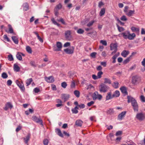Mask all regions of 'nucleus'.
Masks as SVG:
<instances>
[{
    "label": "nucleus",
    "mask_w": 145,
    "mask_h": 145,
    "mask_svg": "<svg viewBox=\"0 0 145 145\" xmlns=\"http://www.w3.org/2000/svg\"><path fill=\"white\" fill-rule=\"evenodd\" d=\"M127 98L128 103L131 102V103L134 111L138 112V106L136 100L131 97L128 96Z\"/></svg>",
    "instance_id": "1"
},
{
    "label": "nucleus",
    "mask_w": 145,
    "mask_h": 145,
    "mask_svg": "<svg viewBox=\"0 0 145 145\" xmlns=\"http://www.w3.org/2000/svg\"><path fill=\"white\" fill-rule=\"evenodd\" d=\"M123 37L125 39H128L132 40L135 37L136 35L134 33L131 34L128 31H125L122 33Z\"/></svg>",
    "instance_id": "2"
},
{
    "label": "nucleus",
    "mask_w": 145,
    "mask_h": 145,
    "mask_svg": "<svg viewBox=\"0 0 145 145\" xmlns=\"http://www.w3.org/2000/svg\"><path fill=\"white\" fill-rule=\"evenodd\" d=\"M128 8L127 6H125L124 7V11L126 15L130 17L132 16L135 14V11L134 10H128Z\"/></svg>",
    "instance_id": "3"
},
{
    "label": "nucleus",
    "mask_w": 145,
    "mask_h": 145,
    "mask_svg": "<svg viewBox=\"0 0 145 145\" xmlns=\"http://www.w3.org/2000/svg\"><path fill=\"white\" fill-rule=\"evenodd\" d=\"M109 89V87L104 84H101L99 86V91L101 93H105Z\"/></svg>",
    "instance_id": "4"
},
{
    "label": "nucleus",
    "mask_w": 145,
    "mask_h": 145,
    "mask_svg": "<svg viewBox=\"0 0 145 145\" xmlns=\"http://www.w3.org/2000/svg\"><path fill=\"white\" fill-rule=\"evenodd\" d=\"M136 118L140 121H142L145 119V114L142 112H138L136 114Z\"/></svg>",
    "instance_id": "5"
},
{
    "label": "nucleus",
    "mask_w": 145,
    "mask_h": 145,
    "mask_svg": "<svg viewBox=\"0 0 145 145\" xmlns=\"http://www.w3.org/2000/svg\"><path fill=\"white\" fill-rule=\"evenodd\" d=\"M56 47L55 46L53 47V49L54 51H59L61 50L62 48V44L61 43L59 42H57L56 44Z\"/></svg>",
    "instance_id": "6"
},
{
    "label": "nucleus",
    "mask_w": 145,
    "mask_h": 145,
    "mask_svg": "<svg viewBox=\"0 0 145 145\" xmlns=\"http://www.w3.org/2000/svg\"><path fill=\"white\" fill-rule=\"evenodd\" d=\"M16 83L22 91H24L25 88L22 82L20 83L18 80H16Z\"/></svg>",
    "instance_id": "7"
},
{
    "label": "nucleus",
    "mask_w": 145,
    "mask_h": 145,
    "mask_svg": "<svg viewBox=\"0 0 145 145\" xmlns=\"http://www.w3.org/2000/svg\"><path fill=\"white\" fill-rule=\"evenodd\" d=\"M32 120L34 121L37 123H40L42 126H43V124L42 121L41 119L38 118L35 116H33L32 117Z\"/></svg>",
    "instance_id": "8"
},
{
    "label": "nucleus",
    "mask_w": 145,
    "mask_h": 145,
    "mask_svg": "<svg viewBox=\"0 0 145 145\" xmlns=\"http://www.w3.org/2000/svg\"><path fill=\"white\" fill-rule=\"evenodd\" d=\"M74 47L72 46L70 48H67L64 50V51L67 54H72L73 53L74 50Z\"/></svg>",
    "instance_id": "9"
},
{
    "label": "nucleus",
    "mask_w": 145,
    "mask_h": 145,
    "mask_svg": "<svg viewBox=\"0 0 145 145\" xmlns=\"http://www.w3.org/2000/svg\"><path fill=\"white\" fill-rule=\"evenodd\" d=\"M31 136V134L28 133L25 137L23 138L24 142L25 144H28V142L30 139Z\"/></svg>",
    "instance_id": "10"
},
{
    "label": "nucleus",
    "mask_w": 145,
    "mask_h": 145,
    "mask_svg": "<svg viewBox=\"0 0 145 145\" xmlns=\"http://www.w3.org/2000/svg\"><path fill=\"white\" fill-rule=\"evenodd\" d=\"M45 80L48 82L52 83L54 81V79L53 77L50 76L48 77H46L44 78Z\"/></svg>",
    "instance_id": "11"
},
{
    "label": "nucleus",
    "mask_w": 145,
    "mask_h": 145,
    "mask_svg": "<svg viewBox=\"0 0 145 145\" xmlns=\"http://www.w3.org/2000/svg\"><path fill=\"white\" fill-rule=\"evenodd\" d=\"M126 113V111H123L120 114L118 115V119L119 120H122L123 118L125 117Z\"/></svg>",
    "instance_id": "12"
},
{
    "label": "nucleus",
    "mask_w": 145,
    "mask_h": 145,
    "mask_svg": "<svg viewBox=\"0 0 145 145\" xmlns=\"http://www.w3.org/2000/svg\"><path fill=\"white\" fill-rule=\"evenodd\" d=\"M25 55L21 52H18L16 55V56L17 58L20 61L22 60V56H24Z\"/></svg>",
    "instance_id": "13"
},
{
    "label": "nucleus",
    "mask_w": 145,
    "mask_h": 145,
    "mask_svg": "<svg viewBox=\"0 0 145 145\" xmlns=\"http://www.w3.org/2000/svg\"><path fill=\"white\" fill-rule=\"evenodd\" d=\"M65 36L67 40H71V31H66L65 33Z\"/></svg>",
    "instance_id": "14"
},
{
    "label": "nucleus",
    "mask_w": 145,
    "mask_h": 145,
    "mask_svg": "<svg viewBox=\"0 0 145 145\" xmlns=\"http://www.w3.org/2000/svg\"><path fill=\"white\" fill-rule=\"evenodd\" d=\"M69 97V95L63 94L61 95V98L62 99L64 100L65 102L68 99Z\"/></svg>",
    "instance_id": "15"
},
{
    "label": "nucleus",
    "mask_w": 145,
    "mask_h": 145,
    "mask_svg": "<svg viewBox=\"0 0 145 145\" xmlns=\"http://www.w3.org/2000/svg\"><path fill=\"white\" fill-rule=\"evenodd\" d=\"M138 79V77L136 76H133L132 79V82L134 85L137 84Z\"/></svg>",
    "instance_id": "16"
},
{
    "label": "nucleus",
    "mask_w": 145,
    "mask_h": 145,
    "mask_svg": "<svg viewBox=\"0 0 145 145\" xmlns=\"http://www.w3.org/2000/svg\"><path fill=\"white\" fill-rule=\"evenodd\" d=\"M110 50H114L115 52L117 50V45L116 44H112L110 45Z\"/></svg>",
    "instance_id": "17"
},
{
    "label": "nucleus",
    "mask_w": 145,
    "mask_h": 145,
    "mask_svg": "<svg viewBox=\"0 0 145 145\" xmlns=\"http://www.w3.org/2000/svg\"><path fill=\"white\" fill-rule=\"evenodd\" d=\"M13 107L12 104L10 102L7 103L5 105V106L4 108V109L6 110H7L9 108H11Z\"/></svg>",
    "instance_id": "18"
},
{
    "label": "nucleus",
    "mask_w": 145,
    "mask_h": 145,
    "mask_svg": "<svg viewBox=\"0 0 145 145\" xmlns=\"http://www.w3.org/2000/svg\"><path fill=\"white\" fill-rule=\"evenodd\" d=\"M129 53V51L124 50L121 53V55L123 57H126Z\"/></svg>",
    "instance_id": "19"
},
{
    "label": "nucleus",
    "mask_w": 145,
    "mask_h": 145,
    "mask_svg": "<svg viewBox=\"0 0 145 145\" xmlns=\"http://www.w3.org/2000/svg\"><path fill=\"white\" fill-rule=\"evenodd\" d=\"M8 26L9 28V30H5L8 33H13V30L12 27L9 24L8 25Z\"/></svg>",
    "instance_id": "20"
},
{
    "label": "nucleus",
    "mask_w": 145,
    "mask_h": 145,
    "mask_svg": "<svg viewBox=\"0 0 145 145\" xmlns=\"http://www.w3.org/2000/svg\"><path fill=\"white\" fill-rule=\"evenodd\" d=\"M131 30L133 32H136L137 33H139V28L136 27H131Z\"/></svg>",
    "instance_id": "21"
},
{
    "label": "nucleus",
    "mask_w": 145,
    "mask_h": 145,
    "mask_svg": "<svg viewBox=\"0 0 145 145\" xmlns=\"http://www.w3.org/2000/svg\"><path fill=\"white\" fill-rule=\"evenodd\" d=\"M55 132L59 136L61 137H63V135L62 133L61 130L59 129H55Z\"/></svg>",
    "instance_id": "22"
},
{
    "label": "nucleus",
    "mask_w": 145,
    "mask_h": 145,
    "mask_svg": "<svg viewBox=\"0 0 145 145\" xmlns=\"http://www.w3.org/2000/svg\"><path fill=\"white\" fill-rule=\"evenodd\" d=\"M120 95V93L119 91L116 90L113 93L112 95V97H118Z\"/></svg>",
    "instance_id": "23"
},
{
    "label": "nucleus",
    "mask_w": 145,
    "mask_h": 145,
    "mask_svg": "<svg viewBox=\"0 0 145 145\" xmlns=\"http://www.w3.org/2000/svg\"><path fill=\"white\" fill-rule=\"evenodd\" d=\"M12 40L16 44H18V37L16 36H12L11 37Z\"/></svg>",
    "instance_id": "24"
},
{
    "label": "nucleus",
    "mask_w": 145,
    "mask_h": 145,
    "mask_svg": "<svg viewBox=\"0 0 145 145\" xmlns=\"http://www.w3.org/2000/svg\"><path fill=\"white\" fill-rule=\"evenodd\" d=\"M83 122L80 120H77L75 122V124L78 126H81L82 125Z\"/></svg>",
    "instance_id": "25"
},
{
    "label": "nucleus",
    "mask_w": 145,
    "mask_h": 145,
    "mask_svg": "<svg viewBox=\"0 0 145 145\" xmlns=\"http://www.w3.org/2000/svg\"><path fill=\"white\" fill-rule=\"evenodd\" d=\"M14 70L16 72H18L20 70L19 67L16 64H14Z\"/></svg>",
    "instance_id": "26"
},
{
    "label": "nucleus",
    "mask_w": 145,
    "mask_h": 145,
    "mask_svg": "<svg viewBox=\"0 0 145 145\" xmlns=\"http://www.w3.org/2000/svg\"><path fill=\"white\" fill-rule=\"evenodd\" d=\"M33 33L36 35L37 38L39 41L41 43H42L43 42V40L42 38L39 35L38 33L36 32H33Z\"/></svg>",
    "instance_id": "27"
},
{
    "label": "nucleus",
    "mask_w": 145,
    "mask_h": 145,
    "mask_svg": "<svg viewBox=\"0 0 145 145\" xmlns=\"http://www.w3.org/2000/svg\"><path fill=\"white\" fill-rule=\"evenodd\" d=\"M120 90L122 93L126 94L127 93L126 88L125 86H123L120 88Z\"/></svg>",
    "instance_id": "28"
},
{
    "label": "nucleus",
    "mask_w": 145,
    "mask_h": 145,
    "mask_svg": "<svg viewBox=\"0 0 145 145\" xmlns=\"http://www.w3.org/2000/svg\"><path fill=\"white\" fill-rule=\"evenodd\" d=\"M113 98V97H112V95H111V93L109 92L107 93V95L106 96V100H108Z\"/></svg>",
    "instance_id": "29"
},
{
    "label": "nucleus",
    "mask_w": 145,
    "mask_h": 145,
    "mask_svg": "<svg viewBox=\"0 0 145 145\" xmlns=\"http://www.w3.org/2000/svg\"><path fill=\"white\" fill-rule=\"evenodd\" d=\"M78 109V108L77 106H76L74 108L72 109V111L73 113L74 114H77L78 112V111L77 110V109Z\"/></svg>",
    "instance_id": "30"
},
{
    "label": "nucleus",
    "mask_w": 145,
    "mask_h": 145,
    "mask_svg": "<svg viewBox=\"0 0 145 145\" xmlns=\"http://www.w3.org/2000/svg\"><path fill=\"white\" fill-rule=\"evenodd\" d=\"M119 83L118 82H114L112 84V86L114 88H117L119 87Z\"/></svg>",
    "instance_id": "31"
},
{
    "label": "nucleus",
    "mask_w": 145,
    "mask_h": 145,
    "mask_svg": "<svg viewBox=\"0 0 145 145\" xmlns=\"http://www.w3.org/2000/svg\"><path fill=\"white\" fill-rule=\"evenodd\" d=\"M105 10L104 8H102L100 12L99 15L100 16H102L105 14Z\"/></svg>",
    "instance_id": "32"
},
{
    "label": "nucleus",
    "mask_w": 145,
    "mask_h": 145,
    "mask_svg": "<svg viewBox=\"0 0 145 145\" xmlns=\"http://www.w3.org/2000/svg\"><path fill=\"white\" fill-rule=\"evenodd\" d=\"M33 81V79L32 78H30L27 79L26 81V84L27 85V86H28L29 85L31 82Z\"/></svg>",
    "instance_id": "33"
},
{
    "label": "nucleus",
    "mask_w": 145,
    "mask_h": 145,
    "mask_svg": "<svg viewBox=\"0 0 145 145\" xmlns=\"http://www.w3.org/2000/svg\"><path fill=\"white\" fill-rule=\"evenodd\" d=\"M51 21L52 22V23L55 25H57L58 27H59L60 24L58 23L55 20L54 18H52L51 19Z\"/></svg>",
    "instance_id": "34"
},
{
    "label": "nucleus",
    "mask_w": 145,
    "mask_h": 145,
    "mask_svg": "<svg viewBox=\"0 0 145 145\" xmlns=\"http://www.w3.org/2000/svg\"><path fill=\"white\" fill-rule=\"evenodd\" d=\"M26 51L29 54H31L32 50L31 48L29 46H27L26 47Z\"/></svg>",
    "instance_id": "35"
},
{
    "label": "nucleus",
    "mask_w": 145,
    "mask_h": 145,
    "mask_svg": "<svg viewBox=\"0 0 145 145\" xmlns=\"http://www.w3.org/2000/svg\"><path fill=\"white\" fill-rule=\"evenodd\" d=\"M98 95V93L96 91L94 93L93 95V100H95L97 99Z\"/></svg>",
    "instance_id": "36"
},
{
    "label": "nucleus",
    "mask_w": 145,
    "mask_h": 145,
    "mask_svg": "<svg viewBox=\"0 0 145 145\" xmlns=\"http://www.w3.org/2000/svg\"><path fill=\"white\" fill-rule=\"evenodd\" d=\"M131 58V56L129 57L123 61V63L124 64L127 63L130 61Z\"/></svg>",
    "instance_id": "37"
},
{
    "label": "nucleus",
    "mask_w": 145,
    "mask_h": 145,
    "mask_svg": "<svg viewBox=\"0 0 145 145\" xmlns=\"http://www.w3.org/2000/svg\"><path fill=\"white\" fill-rule=\"evenodd\" d=\"M104 83L105 84H111V81L108 78H105L104 79Z\"/></svg>",
    "instance_id": "38"
},
{
    "label": "nucleus",
    "mask_w": 145,
    "mask_h": 145,
    "mask_svg": "<svg viewBox=\"0 0 145 145\" xmlns=\"http://www.w3.org/2000/svg\"><path fill=\"white\" fill-rule=\"evenodd\" d=\"M74 94L77 97H79L80 93L77 90L74 91Z\"/></svg>",
    "instance_id": "39"
},
{
    "label": "nucleus",
    "mask_w": 145,
    "mask_h": 145,
    "mask_svg": "<svg viewBox=\"0 0 145 145\" xmlns=\"http://www.w3.org/2000/svg\"><path fill=\"white\" fill-rule=\"evenodd\" d=\"M117 26L119 32H121L125 30L124 29L123 27H120L118 25H117Z\"/></svg>",
    "instance_id": "40"
},
{
    "label": "nucleus",
    "mask_w": 145,
    "mask_h": 145,
    "mask_svg": "<svg viewBox=\"0 0 145 145\" xmlns=\"http://www.w3.org/2000/svg\"><path fill=\"white\" fill-rule=\"evenodd\" d=\"M62 7V5L61 4H59L57 5L55 8V11H58L59 9H60Z\"/></svg>",
    "instance_id": "41"
},
{
    "label": "nucleus",
    "mask_w": 145,
    "mask_h": 145,
    "mask_svg": "<svg viewBox=\"0 0 145 145\" xmlns=\"http://www.w3.org/2000/svg\"><path fill=\"white\" fill-rule=\"evenodd\" d=\"M24 7V9L25 10H27L28 9V5L27 3H25L23 5Z\"/></svg>",
    "instance_id": "42"
},
{
    "label": "nucleus",
    "mask_w": 145,
    "mask_h": 145,
    "mask_svg": "<svg viewBox=\"0 0 145 145\" xmlns=\"http://www.w3.org/2000/svg\"><path fill=\"white\" fill-rule=\"evenodd\" d=\"M114 111L112 108H110L107 111V113L108 114H111L114 113Z\"/></svg>",
    "instance_id": "43"
},
{
    "label": "nucleus",
    "mask_w": 145,
    "mask_h": 145,
    "mask_svg": "<svg viewBox=\"0 0 145 145\" xmlns=\"http://www.w3.org/2000/svg\"><path fill=\"white\" fill-rule=\"evenodd\" d=\"M8 60L10 61H12L14 60L11 54H10L8 56Z\"/></svg>",
    "instance_id": "44"
},
{
    "label": "nucleus",
    "mask_w": 145,
    "mask_h": 145,
    "mask_svg": "<svg viewBox=\"0 0 145 145\" xmlns=\"http://www.w3.org/2000/svg\"><path fill=\"white\" fill-rule=\"evenodd\" d=\"M49 140L47 139H45L43 141V143L44 145H48Z\"/></svg>",
    "instance_id": "45"
},
{
    "label": "nucleus",
    "mask_w": 145,
    "mask_h": 145,
    "mask_svg": "<svg viewBox=\"0 0 145 145\" xmlns=\"http://www.w3.org/2000/svg\"><path fill=\"white\" fill-rule=\"evenodd\" d=\"M120 20L122 21H126L127 19L125 15L122 16L120 18Z\"/></svg>",
    "instance_id": "46"
},
{
    "label": "nucleus",
    "mask_w": 145,
    "mask_h": 145,
    "mask_svg": "<svg viewBox=\"0 0 145 145\" xmlns=\"http://www.w3.org/2000/svg\"><path fill=\"white\" fill-rule=\"evenodd\" d=\"M67 86V84L65 82H63L61 84V86L64 88H66Z\"/></svg>",
    "instance_id": "47"
},
{
    "label": "nucleus",
    "mask_w": 145,
    "mask_h": 145,
    "mask_svg": "<svg viewBox=\"0 0 145 145\" xmlns=\"http://www.w3.org/2000/svg\"><path fill=\"white\" fill-rule=\"evenodd\" d=\"M57 21L59 22H61L63 24L66 25L65 22L64 21L63 19L62 18H61L59 19Z\"/></svg>",
    "instance_id": "48"
},
{
    "label": "nucleus",
    "mask_w": 145,
    "mask_h": 145,
    "mask_svg": "<svg viewBox=\"0 0 145 145\" xmlns=\"http://www.w3.org/2000/svg\"><path fill=\"white\" fill-rule=\"evenodd\" d=\"M1 76L3 78L5 79L7 78L8 75L6 73L3 72Z\"/></svg>",
    "instance_id": "49"
},
{
    "label": "nucleus",
    "mask_w": 145,
    "mask_h": 145,
    "mask_svg": "<svg viewBox=\"0 0 145 145\" xmlns=\"http://www.w3.org/2000/svg\"><path fill=\"white\" fill-rule=\"evenodd\" d=\"M84 32V30L81 29H79L77 31V33L79 34H82Z\"/></svg>",
    "instance_id": "50"
},
{
    "label": "nucleus",
    "mask_w": 145,
    "mask_h": 145,
    "mask_svg": "<svg viewBox=\"0 0 145 145\" xmlns=\"http://www.w3.org/2000/svg\"><path fill=\"white\" fill-rule=\"evenodd\" d=\"M3 38L4 40H6L8 42H10V40L7 37L6 35H4L3 36Z\"/></svg>",
    "instance_id": "51"
},
{
    "label": "nucleus",
    "mask_w": 145,
    "mask_h": 145,
    "mask_svg": "<svg viewBox=\"0 0 145 145\" xmlns=\"http://www.w3.org/2000/svg\"><path fill=\"white\" fill-rule=\"evenodd\" d=\"M75 86V84L74 81L73 80L71 82V87L72 88H74Z\"/></svg>",
    "instance_id": "52"
},
{
    "label": "nucleus",
    "mask_w": 145,
    "mask_h": 145,
    "mask_svg": "<svg viewBox=\"0 0 145 145\" xmlns=\"http://www.w3.org/2000/svg\"><path fill=\"white\" fill-rule=\"evenodd\" d=\"M95 21L94 20L91 21L90 22L87 24V26L88 27H90L93 24L94 22Z\"/></svg>",
    "instance_id": "53"
},
{
    "label": "nucleus",
    "mask_w": 145,
    "mask_h": 145,
    "mask_svg": "<svg viewBox=\"0 0 145 145\" xmlns=\"http://www.w3.org/2000/svg\"><path fill=\"white\" fill-rule=\"evenodd\" d=\"M103 74V72L101 71H99L97 73V76L99 78H100L101 77V75Z\"/></svg>",
    "instance_id": "54"
},
{
    "label": "nucleus",
    "mask_w": 145,
    "mask_h": 145,
    "mask_svg": "<svg viewBox=\"0 0 145 145\" xmlns=\"http://www.w3.org/2000/svg\"><path fill=\"white\" fill-rule=\"evenodd\" d=\"M100 43H102V44L105 45V46H106L107 44V43L106 40H101L100 41Z\"/></svg>",
    "instance_id": "55"
},
{
    "label": "nucleus",
    "mask_w": 145,
    "mask_h": 145,
    "mask_svg": "<svg viewBox=\"0 0 145 145\" xmlns=\"http://www.w3.org/2000/svg\"><path fill=\"white\" fill-rule=\"evenodd\" d=\"M140 99L141 101L143 102H145V97L143 95H141L140 96Z\"/></svg>",
    "instance_id": "56"
},
{
    "label": "nucleus",
    "mask_w": 145,
    "mask_h": 145,
    "mask_svg": "<svg viewBox=\"0 0 145 145\" xmlns=\"http://www.w3.org/2000/svg\"><path fill=\"white\" fill-rule=\"evenodd\" d=\"M140 144L141 145H145V136L144 139L140 142Z\"/></svg>",
    "instance_id": "57"
},
{
    "label": "nucleus",
    "mask_w": 145,
    "mask_h": 145,
    "mask_svg": "<svg viewBox=\"0 0 145 145\" xmlns=\"http://www.w3.org/2000/svg\"><path fill=\"white\" fill-rule=\"evenodd\" d=\"M33 91L35 93H38L39 92L40 89L37 88H36L34 89Z\"/></svg>",
    "instance_id": "58"
},
{
    "label": "nucleus",
    "mask_w": 145,
    "mask_h": 145,
    "mask_svg": "<svg viewBox=\"0 0 145 145\" xmlns=\"http://www.w3.org/2000/svg\"><path fill=\"white\" fill-rule=\"evenodd\" d=\"M70 45V43L69 42H67L65 43L63 45L65 47H67L69 46Z\"/></svg>",
    "instance_id": "59"
},
{
    "label": "nucleus",
    "mask_w": 145,
    "mask_h": 145,
    "mask_svg": "<svg viewBox=\"0 0 145 145\" xmlns=\"http://www.w3.org/2000/svg\"><path fill=\"white\" fill-rule=\"evenodd\" d=\"M12 83V81L11 80H8L7 81V85L8 86H10L11 85Z\"/></svg>",
    "instance_id": "60"
},
{
    "label": "nucleus",
    "mask_w": 145,
    "mask_h": 145,
    "mask_svg": "<svg viewBox=\"0 0 145 145\" xmlns=\"http://www.w3.org/2000/svg\"><path fill=\"white\" fill-rule=\"evenodd\" d=\"M94 103V102L93 101H91V102H90L88 103L87 104V105L88 106H90L91 105L93 104Z\"/></svg>",
    "instance_id": "61"
},
{
    "label": "nucleus",
    "mask_w": 145,
    "mask_h": 145,
    "mask_svg": "<svg viewBox=\"0 0 145 145\" xmlns=\"http://www.w3.org/2000/svg\"><path fill=\"white\" fill-rule=\"evenodd\" d=\"M97 54L95 52H93L91 53V56L92 57H95V56L96 54Z\"/></svg>",
    "instance_id": "62"
},
{
    "label": "nucleus",
    "mask_w": 145,
    "mask_h": 145,
    "mask_svg": "<svg viewBox=\"0 0 145 145\" xmlns=\"http://www.w3.org/2000/svg\"><path fill=\"white\" fill-rule=\"evenodd\" d=\"M78 106L81 108H83L85 107V105L83 104H81L80 105H78Z\"/></svg>",
    "instance_id": "63"
},
{
    "label": "nucleus",
    "mask_w": 145,
    "mask_h": 145,
    "mask_svg": "<svg viewBox=\"0 0 145 145\" xmlns=\"http://www.w3.org/2000/svg\"><path fill=\"white\" fill-rule=\"evenodd\" d=\"M122 132L121 131H119L116 132V136H118L120 135L121 134Z\"/></svg>",
    "instance_id": "64"
}]
</instances>
